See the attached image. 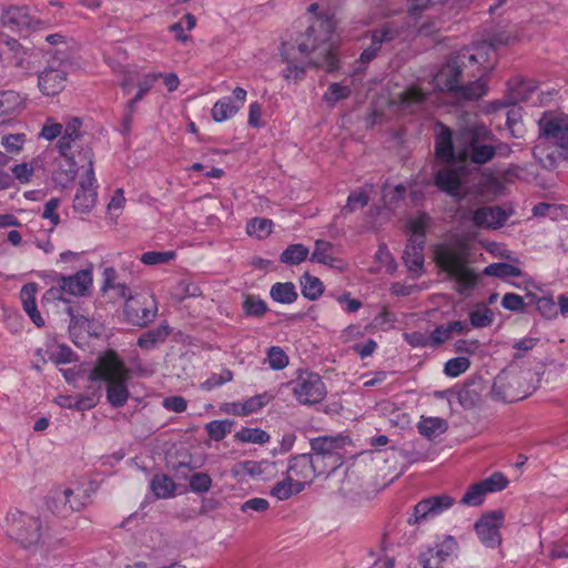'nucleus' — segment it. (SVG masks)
I'll return each mask as SVG.
<instances>
[{
	"label": "nucleus",
	"instance_id": "1",
	"mask_svg": "<svg viewBox=\"0 0 568 568\" xmlns=\"http://www.w3.org/2000/svg\"><path fill=\"white\" fill-rule=\"evenodd\" d=\"M485 48L463 49L434 75V87L449 92L458 101H476L487 94L483 75L491 68L484 65Z\"/></svg>",
	"mask_w": 568,
	"mask_h": 568
},
{
	"label": "nucleus",
	"instance_id": "2",
	"mask_svg": "<svg viewBox=\"0 0 568 568\" xmlns=\"http://www.w3.org/2000/svg\"><path fill=\"white\" fill-rule=\"evenodd\" d=\"M129 368L114 351H106L97 361L89 374V381L106 383V400L114 407H123L130 396Z\"/></svg>",
	"mask_w": 568,
	"mask_h": 568
},
{
	"label": "nucleus",
	"instance_id": "3",
	"mask_svg": "<svg viewBox=\"0 0 568 568\" xmlns=\"http://www.w3.org/2000/svg\"><path fill=\"white\" fill-rule=\"evenodd\" d=\"M467 254L468 243L463 236L434 247L436 264L457 282L460 291L473 288L478 281V275L467 266Z\"/></svg>",
	"mask_w": 568,
	"mask_h": 568
},
{
	"label": "nucleus",
	"instance_id": "4",
	"mask_svg": "<svg viewBox=\"0 0 568 568\" xmlns=\"http://www.w3.org/2000/svg\"><path fill=\"white\" fill-rule=\"evenodd\" d=\"M1 526L8 538L26 549L37 547L42 539L43 527L40 517L18 508L8 510Z\"/></svg>",
	"mask_w": 568,
	"mask_h": 568
},
{
	"label": "nucleus",
	"instance_id": "5",
	"mask_svg": "<svg viewBox=\"0 0 568 568\" xmlns=\"http://www.w3.org/2000/svg\"><path fill=\"white\" fill-rule=\"evenodd\" d=\"M93 267L80 270L69 276H60L57 280L58 286L49 288L43 298L70 303L69 296H85L90 293L93 284Z\"/></svg>",
	"mask_w": 568,
	"mask_h": 568
},
{
	"label": "nucleus",
	"instance_id": "6",
	"mask_svg": "<svg viewBox=\"0 0 568 568\" xmlns=\"http://www.w3.org/2000/svg\"><path fill=\"white\" fill-rule=\"evenodd\" d=\"M294 398L302 405L321 403L327 394L322 377L307 369H298L293 381L288 383Z\"/></svg>",
	"mask_w": 568,
	"mask_h": 568
},
{
	"label": "nucleus",
	"instance_id": "7",
	"mask_svg": "<svg viewBox=\"0 0 568 568\" xmlns=\"http://www.w3.org/2000/svg\"><path fill=\"white\" fill-rule=\"evenodd\" d=\"M540 138L558 148L560 156L568 159V114L546 111L538 120Z\"/></svg>",
	"mask_w": 568,
	"mask_h": 568
},
{
	"label": "nucleus",
	"instance_id": "8",
	"mask_svg": "<svg viewBox=\"0 0 568 568\" xmlns=\"http://www.w3.org/2000/svg\"><path fill=\"white\" fill-rule=\"evenodd\" d=\"M459 550L457 539L452 535H437L433 542L423 545L418 552V564L423 568H439Z\"/></svg>",
	"mask_w": 568,
	"mask_h": 568
},
{
	"label": "nucleus",
	"instance_id": "9",
	"mask_svg": "<svg viewBox=\"0 0 568 568\" xmlns=\"http://www.w3.org/2000/svg\"><path fill=\"white\" fill-rule=\"evenodd\" d=\"M314 27L307 28L302 39L298 41L297 49L303 55H310L320 51L321 57L312 60L308 64L324 67L328 72L336 71L339 68V61L326 41H318Z\"/></svg>",
	"mask_w": 568,
	"mask_h": 568
},
{
	"label": "nucleus",
	"instance_id": "10",
	"mask_svg": "<svg viewBox=\"0 0 568 568\" xmlns=\"http://www.w3.org/2000/svg\"><path fill=\"white\" fill-rule=\"evenodd\" d=\"M1 22L3 27L22 37H29L47 27L44 21L30 14L27 6H10L2 12Z\"/></svg>",
	"mask_w": 568,
	"mask_h": 568
},
{
	"label": "nucleus",
	"instance_id": "11",
	"mask_svg": "<svg viewBox=\"0 0 568 568\" xmlns=\"http://www.w3.org/2000/svg\"><path fill=\"white\" fill-rule=\"evenodd\" d=\"M495 135L484 123H473L460 128L456 133L457 158L467 161V156L485 142H493Z\"/></svg>",
	"mask_w": 568,
	"mask_h": 568
},
{
	"label": "nucleus",
	"instance_id": "12",
	"mask_svg": "<svg viewBox=\"0 0 568 568\" xmlns=\"http://www.w3.org/2000/svg\"><path fill=\"white\" fill-rule=\"evenodd\" d=\"M348 437L344 435L337 436H320L311 439L310 445L314 454L312 456L322 466L325 460H331L329 470L336 469L343 463L342 450L347 444Z\"/></svg>",
	"mask_w": 568,
	"mask_h": 568
},
{
	"label": "nucleus",
	"instance_id": "13",
	"mask_svg": "<svg viewBox=\"0 0 568 568\" xmlns=\"http://www.w3.org/2000/svg\"><path fill=\"white\" fill-rule=\"evenodd\" d=\"M92 489L88 483H74L64 488L55 497V511L67 517L75 511H81L91 503Z\"/></svg>",
	"mask_w": 568,
	"mask_h": 568
},
{
	"label": "nucleus",
	"instance_id": "14",
	"mask_svg": "<svg viewBox=\"0 0 568 568\" xmlns=\"http://www.w3.org/2000/svg\"><path fill=\"white\" fill-rule=\"evenodd\" d=\"M83 158L88 161V168L74 195L73 209L77 212L88 213L94 207L98 197L93 168V151L87 149L83 153Z\"/></svg>",
	"mask_w": 568,
	"mask_h": 568
},
{
	"label": "nucleus",
	"instance_id": "15",
	"mask_svg": "<svg viewBox=\"0 0 568 568\" xmlns=\"http://www.w3.org/2000/svg\"><path fill=\"white\" fill-rule=\"evenodd\" d=\"M505 524V513L500 509L483 514L474 525L480 542L487 548H498L501 542L500 529Z\"/></svg>",
	"mask_w": 568,
	"mask_h": 568
},
{
	"label": "nucleus",
	"instance_id": "16",
	"mask_svg": "<svg viewBox=\"0 0 568 568\" xmlns=\"http://www.w3.org/2000/svg\"><path fill=\"white\" fill-rule=\"evenodd\" d=\"M454 504L455 499L447 494L424 498L414 506L413 513L407 518V524L415 526L434 519L450 509Z\"/></svg>",
	"mask_w": 568,
	"mask_h": 568
},
{
	"label": "nucleus",
	"instance_id": "17",
	"mask_svg": "<svg viewBox=\"0 0 568 568\" xmlns=\"http://www.w3.org/2000/svg\"><path fill=\"white\" fill-rule=\"evenodd\" d=\"M507 477L499 471L489 477L471 484L460 499V504L467 507L480 506L488 494L498 493L508 486Z\"/></svg>",
	"mask_w": 568,
	"mask_h": 568
},
{
	"label": "nucleus",
	"instance_id": "18",
	"mask_svg": "<svg viewBox=\"0 0 568 568\" xmlns=\"http://www.w3.org/2000/svg\"><path fill=\"white\" fill-rule=\"evenodd\" d=\"M324 473L326 469L322 468L312 454H300L290 459L286 475L304 489L306 484H311L316 476Z\"/></svg>",
	"mask_w": 568,
	"mask_h": 568
},
{
	"label": "nucleus",
	"instance_id": "19",
	"mask_svg": "<svg viewBox=\"0 0 568 568\" xmlns=\"http://www.w3.org/2000/svg\"><path fill=\"white\" fill-rule=\"evenodd\" d=\"M247 92L241 87L232 91V95L220 98L211 109V116L214 122L222 123L233 119L244 106Z\"/></svg>",
	"mask_w": 568,
	"mask_h": 568
},
{
	"label": "nucleus",
	"instance_id": "20",
	"mask_svg": "<svg viewBox=\"0 0 568 568\" xmlns=\"http://www.w3.org/2000/svg\"><path fill=\"white\" fill-rule=\"evenodd\" d=\"M123 313L130 324L145 327L154 321L158 314V303L153 296L143 301L134 298L130 303H125Z\"/></svg>",
	"mask_w": 568,
	"mask_h": 568
},
{
	"label": "nucleus",
	"instance_id": "21",
	"mask_svg": "<svg viewBox=\"0 0 568 568\" xmlns=\"http://www.w3.org/2000/svg\"><path fill=\"white\" fill-rule=\"evenodd\" d=\"M400 111L408 114H418L428 109L429 93L424 92L417 84H412L398 97Z\"/></svg>",
	"mask_w": 568,
	"mask_h": 568
},
{
	"label": "nucleus",
	"instance_id": "22",
	"mask_svg": "<svg viewBox=\"0 0 568 568\" xmlns=\"http://www.w3.org/2000/svg\"><path fill=\"white\" fill-rule=\"evenodd\" d=\"M508 217L509 214L500 206H483L471 213L473 224L481 229H500Z\"/></svg>",
	"mask_w": 568,
	"mask_h": 568
},
{
	"label": "nucleus",
	"instance_id": "23",
	"mask_svg": "<svg viewBox=\"0 0 568 568\" xmlns=\"http://www.w3.org/2000/svg\"><path fill=\"white\" fill-rule=\"evenodd\" d=\"M67 84V72L61 68H47L38 75V87L42 94L55 97Z\"/></svg>",
	"mask_w": 568,
	"mask_h": 568
},
{
	"label": "nucleus",
	"instance_id": "24",
	"mask_svg": "<svg viewBox=\"0 0 568 568\" xmlns=\"http://www.w3.org/2000/svg\"><path fill=\"white\" fill-rule=\"evenodd\" d=\"M82 135V120L78 116L69 119L65 122L64 129L62 130L61 136L57 143L60 154L72 160L71 150L74 143L80 140Z\"/></svg>",
	"mask_w": 568,
	"mask_h": 568
},
{
	"label": "nucleus",
	"instance_id": "25",
	"mask_svg": "<svg viewBox=\"0 0 568 568\" xmlns=\"http://www.w3.org/2000/svg\"><path fill=\"white\" fill-rule=\"evenodd\" d=\"M435 154L438 161L450 163L455 159L453 132L442 122L436 123Z\"/></svg>",
	"mask_w": 568,
	"mask_h": 568
},
{
	"label": "nucleus",
	"instance_id": "26",
	"mask_svg": "<svg viewBox=\"0 0 568 568\" xmlns=\"http://www.w3.org/2000/svg\"><path fill=\"white\" fill-rule=\"evenodd\" d=\"M37 293H38V284L34 282H30V283L24 284L21 287L20 298H21L22 307H23L24 312L27 313V315L32 321V323L37 327H43L45 322L37 307V302H36Z\"/></svg>",
	"mask_w": 568,
	"mask_h": 568
},
{
	"label": "nucleus",
	"instance_id": "27",
	"mask_svg": "<svg viewBox=\"0 0 568 568\" xmlns=\"http://www.w3.org/2000/svg\"><path fill=\"white\" fill-rule=\"evenodd\" d=\"M425 244L426 242L423 240H408L403 260L409 272L419 274L423 271Z\"/></svg>",
	"mask_w": 568,
	"mask_h": 568
},
{
	"label": "nucleus",
	"instance_id": "28",
	"mask_svg": "<svg viewBox=\"0 0 568 568\" xmlns=\"http://www.w3.org/2000/svg\"><path fill=\"white\" fill-rule=\"evenodd\" d=\"M26 97L13 90L0 91V124L26 106Z\"/></svg>",
	"mask_w": 568,
	"mask_h": 568
},
{
	"label": "nucleus",
	"instance_id": "29",
	"mask_svg": "<svg viewBox=\"0 0 568 568\" xmlns=\"http://www.w3.org/2000/svg\"><path fill=\"white\" fill-rule=\"evenodd\" d=\"M508 102L517 104L527 101L536 91L537 87L532 81L525 80L520 77L510 79L507 82Z\"/></svg>",
	"mask_w": 568,
	"mask_h": 568
},
{
	"label": "nucleus",
	"instance_id": "30",
	"mask_svg": "<svg viewBox=\"0 0 568 568\" xmlns=\"http://www.w3.org/2000/svg\"><path fill=\"white\" fill-rule=\"evenodd\" d=\"M2 45L9 50V67H16L20 70H29V51L17 39L7 36Z\"/></svg>",
	"mask_w": 568,
	"mask_h": 568
},
{
	"label": "nucleus",
	"instance_id": "31",
	"mask_svg": "<svg viewBox=\"0 0 568 568\" xmlns=\"http://www.w3.org/2000/svg\"><path fill=\"white\" fill-rule=\"evenodd\" d=\"M434 184L449 195H458L462 186L460 173L454 169L439 170L434 176Z\"/></svg>",
	"mask_w": 568,
	"mask_h": 568
},
{
	"label": "nucleus",
	"instance_id": "32",
	"mask_svg": "<svg viewBox=\"0 0 568 568\" xmlns=\"http://www.w3.org/2000/svg\"><path fill=\"white\" fill-rule=\"evenodd\" d=\"M150 489L158 499H170L175 496L176 484L165 474H156L150 481Z\"/></svg>",
	"mask_w": 568,
	"mask_h": 568
},
{
	"label": "nucleus",
	"instance_id": "33",
	"mask_svg": "<svg viewBox=\"0 0 568 568\" xmlns=\"http://www.w3.org/2000/svg\"><path fill=\"white\" fill-rule=\"evenodd\" d=\"M418 433L432 440L448 429L447 422L442 417H422L417 424Z\"/></svg>",
	"mask_w": 568,
	"mask_h": 568
},
{
	"label": "nucleus",
	"instance_id": "34",
	"mask_svg": "<svg viewBox=\"0 0 568 568\" xmlns=\"http://www.w3.org/2000/svg\"><path fill=\"white\" fill-rule=\"evenodd\" d=\"M270 297L278 304H292L298 294L292 282H276L270 288Z\"/></svg>",
	"mask_w": 568,
	"mask_h": 568
},
{
	"label": "nucleus",
	"instance_id": "35",
	"mask_svg": "<svg viewBox=\"0 0 568 568\" xmlns=\"http://www.w3.org/2000/svg\"><path fill=\"white\" fill-rule=\"evenodd\" d=\"M170 335V327L166 324H161L154 329L146 331L138 338V346L142 349L149 351L163 343Z\"/></svg>",
	"mask_w": 568,
	"mask_h": 568
},
{
	"label": "nucleus",
	"instance_id": "36",
	"mask_svg": "<svg viewBox=\"0 0 568 568\" xmlns=\"http://www.w3.org/2000/svg\"><path fill=\"white\" fill-rule=\"evenodd\" d=\"M312 262L334 267L339 262L333 254V244L324 240L315 241L314 250L310 258Z\"/></svg>",
	"mask_w": 568,
	"mask_h": 568
},
{
	"label": "nucleus",
	"instance_id": "37",
	"mask_svg": "<svg viewBox=\"0 0 568 568\" xmlns=\"http://www.w3.org/2000/svg\"><path fill=\"white\" fill-rule=\"evenodd\" d=\"M483 274L507 281L510 277L523 276V271L513 264L506 262H498L491 263L488 266H486L483 271Z\"/></svg>",
	"mask_w": 568,
	"mask_h": 568
},
{
	"label": "nucleus",
	"instance_id": "38",
	"mask_svg": "<svg viewBox=\"0 0 568 568\" xmlns=\"http://www.w3.org/2000/svg\"><path fill=\"white\" fill-rule=\"evenodd\" d=\"M432 217L426 212H418L414 217H412L407 227L410 232L412 240H423L426 242V231L430 226Z\"/></svg>",
	"mask_w": 568,
	"mask_h": 568
},
{
	"label": "nucleus",
	"instance_id": "39",
	"mask_svg": "<svg viewBox=\"0 0 568 568\" xmlns=\"http://www.w3.org/2000/svg\"><path fill=\"white\" fill-rule=\"evenodd\" d=\"M308 254L310 250L304 244H290L281 253L280 261L286 265H298L308 257Z\"/></svg>",
	"mask_w": 568,
	"mask_h": 568
},
{
	"label": "nucleus",
	"instance_id": "40",
	"mask_svg": "<svg viewBox=\"0 0 568 568\" xmlns=\"http://www.w3.org/2000/svg\"><path fill=\"white\" fill-rule=\"evenodd\" d=\"M268 465L267 462L243 460L233 466L232 474L235 477H258Z\"/></svg>",
	"mask_w": 568,
	"mask_h": 568
},
{
	"label": "nucleus",
	"instance_id": "41",
	"mask_svg": "<svg viewBox=\"0 0 568 568\" xmlns=\"http://www.w3.org/2000/svg\"><path fill=\"white\" fill-rule=\"evenodd\" d=\"M303 490V486L296 484L294 480H290V477H286L283 480L277 481L271 489V496L275 497L278 500H286L291 498L293 495H296Z\"/></svg>",
	"mask_w": 568,
	"mask_h": 568
},
{
	"label": "nucleus",
	"instance_id": "42",
	"mask_svg": "<svg viewBox=\"0 0 568 568\" xmlns=\"http://www.w3.org/2000/svg\"><path fill=\"white\" fill-rule=\"evenodd\" d=\"M300 282L302 287V295L308 301H316L324 292L322 281L316 276L310 275L308 273H305L301 277Z\"/></svg>",
	"mask_w": 568,
	"mask_h": 568
},
{
	"label": "nucleus",
	"instance_id": "43",
	"mask_svg": "<svg viewBox=\"0 0 568 568\" xmlns=\"http://www.w3.org/2000/svg\"><path fill=\"white\" fill-rule=\"evenodd\" d=\"M281 55L283 60L287 62L286 68L281 72L282 77L287 81L294 82L303 80L305 78L306 68L310 65L308 62L300 64L293 60H290L285 50L281 51Z\"/></svg>",
	"mask_w": 568,
	"mask_h": 568
},
{
	"label": "nucleus",
	"instance_id": "44",
	"mask_svg": "<svg viewBox=\"0 0 568 568\" xmlns=\"http://www.w3.org/2000/svg\"><path fill=\"white\" fill-rule=\"evenodd\" d=\"M273 221L265 217H253L246 223V233L256 239H266L272 233Z\"/></svg>",
	"mask_w": 568,
	"mask_h": 568
},
{
	"label": "nucleus",
	"instance_id": "45",
	"mask_svg": "<svg viewBox=\"0 0 568 568\" xmlns=\"http://www.w3.org/2000/svg\"><path fill=\"white\" fill-rule=\"evenodd\" d=\"M40 168V161L38 159H32L30 162H22L16 164L12 169L13 179H16L21 184H27L31 181L34 172Z\"/></svg>",
	"mask_w": 568,
	"mask_h": 568
},
{
	"label": "nucleus",
	"instance_id": "46",
	"mask_svg": "<svg viewBox=\"0 0 568 568\" xmlns=\"http://www.w3.org/2000/svg\"><path fill=\"white\" fill-rule=\"evenodd\" d=\"M235 438L241 443L265 444L270 440V435L262 428L242 427L236 432Z\"/></svg>",
	"mask_w": 568,
	"mask_h": 568
},
{
	"label": "nucleus",
	"instance_id": "47",
	"mask_svg": "<svg viewBox=\"0 0 568 568\" xmlns=\"http://www.w3.org/2000/svg\"><path fill=\"white\" fill-rule=\"evenodd\" d=\"M266 362L271 369L282 371L290 364V357L281 346H270L266 349Z\"/></svg>",
	"mask_w": 568,
	"mask_h": 568
},
{
	"label": "nucleus",
	"instance_id": "48",
	"mask_svg": "<svg viewBox=\"0 0 568 568\" xmlns=\"http://www.w3.org/2000/svg\"><path fill=\"white\" fill-rule=\"evenodd\" d=\"M196 26V19L192 13H186L182 20L171 24L169 27V31L174 33L175 39L180 42H186L189 40V36L186 31H191Z\"/></svg>",
	"mask_w": 568,
	"mask_h": 568
},
{
	"label": "nucleus",
	"instance_id": "49",
	"mask_svg": "<svg viewBox=\"0 0 568 568\" xmlns=\"http://www.w3.org/2000/svg\"><path fill=\"white\" fill-rule=\"evenodd\" d=\"M469 321L475 328L488 327L494 321V313L487 306L480 305L469 313Z\"/></svg>",
	"mask_w": 568,
	"mask_h": 568
},
{
	"label": "nucleus",
	"instance_id": "50",
	"mask_svg": "<svg viewBox=\"0 0 568 568\" xmlns=\"http://www.w3.org/2000/svg\"><path fill=\"white\" fill-rule=\"evenodd\" d=\"M268 307L264 300L258 296L247 295L243 302V311L246 316L261 317L267 312Z\"/></svg>",
	"mask_w": 568,
	"mask_h": 568
},
{
	"label": "nucleus",
	"instance_id": "51",
	"mask_svg": "<svg viewBox=\"0 0 568 568\" xmlns=\"http://www.w3.org/2000/svg\"><path fill=\"white\" fill-rule=\"evenodd\" d=\"M233 423L230 420H212L206 424L205 429L209 437L215 442L223 440L232 430Z\"/></svg>",
	"mask_w": 568,
	"mask_h": 568
},
{
	"label": "nucleus",
	"instance_id": "52",
	"mask_svg": "<svg viewBox=\"0 0 568 568\" xmlns=\"http://www.w3.org/2000/svg\"><path fill=\"white\" fill-rule=\"evenodd\" d=\"M368 201L369 196L367 190L361 189L358 191L351 192L346 204L342 209V213L347 214L355 211L357 207H364L368 204Z\"/></svg>",
	"mask_w": 568,
	"mask_h": 568
},
{
	"label": "nucleus",
	"instance_id": "53",
	"mask_svg": "<svg viewBox=\"0 0 568 568\" xmlns=\"http://www.w3.org/2000/svg\"><path fill=\"white\" fill-rule=\"evenodd\" d=\"M497 151L498 148H495V145L490 144V142H485L483 145L471 152L467 156V160L475 164H485L497 154Z\"/></svg>",
	"mask_w": 568,
	"mask_h": 568
},
{
	"label": "nucleus",
	"instance_id": "54",
	"mask_svg": "<svg viewBox=\"0 0 568 568\" xmlns=\"http://www.w3.org/2000/svg\"><path fill=\"white\" fill-rule=\"evenodd\" d=\"M176 257L175 251H149L141 255L140 261L145 265H158L169 263Z\"/></svg>",
	"mask_w": 568,
	"mask_h": 568
},
{
	"label": "nucleus",
	"instance_id": "55",
	"mask_svg": "<svg viewBox=\"0 0 568 568\" xmlns=\"http://www.w3.org/2000/svg\"><path fill=\"white\" fill-rule=\"evenodd\" d=\"M469 366L470 361L467 357H454L446 362L444 373L446 376L455 378L465 373Z\"/></svg>",
	"mask_w": 568,
	"mask_h": 568
},
{
	"label": "nucleus",
	"instance_id": "56",
	"mask_svg": "<svg viewBox=\"0 0 568 568\" xmlns=\"http://www.w3.org/2000/svg\"><path fill=\"white\" fill-rule=\"evenodd\" d=\"M273 398L274 396L267 392L246 398L243 402L245 416L258 412L264 406H266Z\"/></svg>",
	"mask_w": 568,
	"mask_h": 568
},
{
	"label": "nucleus",
	"instance_id": "57",
	"mask_svg": "<svg viewBox=\"0 0 568 568\" xmlns=\"http://www.w3.org/2000/svg\"><path fill=\"white\" fill-rule=\"evenodd\" d=\"M532 154L544 168H554L556 165L557 156L554 151L549 150V146H547L545 142L535 145Z\"/></svg>",
	"mask_w": 568,
	"mask_h": 568
},
{
	"label": "nucleus",
	"instance_id": "58",
	"mask_svg": "<svg viewBox=\"0 0 568 568\" xmlns=\"http://www.w3.org/2000/svg\"><path fill=\"white\" fill-rule=\"evenodd\" d=\"M27 141L24 133L6 134L1 136L0 144L8 153L17 154Z\"/></svg>",
	"mask_w": 568,
	"mask_h": 568
},
{
	"label": "nucleus",
	"instance_id": "59",
	"mask_svg": "<svg viewBox=\"0 0 568 568\" xmlns=\"http://www.w3.org/2000/svg\"><path fill=\"white\" fill-rule=\"evenodd\" d=\"M126 203V199L124 196V190L122 187H119L114 191L113 195L111 196L110 202L106 205L108 214L116 221L118 217L121 215L124 206Z\"/></svg>",
	"mask_w": 568,
	"mask_h": 568
},
{
	"label": "nucleus",
	"instance_id": "60",
	"mask_svg": "<svg viewBox=\"0 0 568 568\" xmlns=\"http://www.w3.org/2000/svg\"><path fill=\"white\" fill-rule=\"evenodd\" d=\"M233 379V373L229 368H224L221 374L212 373L202 384L203 390L210 392Z\"/></svg>",
	"mask_w": 568,
	"mask_h": 568
},
{
	"label": "nucleus",
	"instance_id": "61",
	"mask_svg": "<svg viewBox=\"0 0 568 568\" xmlns=\"http://www.w3.org/2000/svg\"><path fill=\"white\" fill-rule=\"evenodd\" d=\"M351 88L348 85H342L339 83L329 84L327 91L324 93V100L328 103L335 104L336 102L347 99L351 94Z\"/></svg>",
	"mask_w": 568,
	"mask_h": 568
},
{
	"label": "nucleus",
	"instance_id": "62",
	"mask_svg": "<svg viewBox=\"0 0 568 568\" xmlns=\"http://www.w3.org/2000/svg\"><path fill=\"white\" fill-rule=\"evenodd\" d=\"M49 359L59 364H69L77 359L74 352L67 345H58L53 351L49 353Z\"/></svg>",
	"mask_w": 568,
	"mask_h": 568
},
{
	"label": "nucleus",
	"instance_id": "63",
	"mask_svg": "<svg viewBox=\"0 0 568 568\" xmlns=\"http://www.w3.org/2000/svg\"><path fill=\"white\" fill-rule=\"evenodd\" d=\"M397 34L398 29L390 23H386L382 28L372 32V41L381 48L384 42L394 40Z\"/></svg>",
	"mask_w": 568,
	"mask_h": 568
},
{
	"label": "nucleus",
	"instance_id": "64",
	"mask_svg": "<svg viewBox=\"0 0 568 568\" xmlns=\"http://www.w3.org/2000/svg\"><path fill=\"white\" fill-rule=\"evenodd\" d=\"M189 485L194 493H207L212 486V479L206 473H195L190 477Z\"/></svg>",
	"mask_w": 568,
	"mask_h": 568
}]
</instances>
